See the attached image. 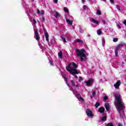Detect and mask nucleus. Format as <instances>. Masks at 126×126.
<instances>
[{
    "instance_id": "f257e3e1",
    "label": "nucleus",
    "mask_w": 126,
    "mask_h": 126,
    "mask_svg": "<svg viewBox=\"0 0 126 126\" xmlns=\"http://www.w3.org/2000/svg\"><path fill=\"white\" fill-rule=\"evenodd\" d=\"M77 64L74 62H72L69 63L67 66L66 67L67 71H68L70 74H79V72L77 71Z\"/></svg>"
},
{
    "instance_id": "f03ea898",
    "label": "nucleus",
    "mask_w": 126,
    "mask_h": 126,
    "mask_svg": "<svg viewBox=\"0 0 126 126\" xmlns=\"http://www.w3.org/2000/svg\"><path fill=\"white\" fill-rule=\"evenodd\" d=\"M115 97L117 100V103L116 104V107L117 109V111L121 115V111L123 110L124 108V103L122 102V98H121V95H115Z\"/></svg>"
},
{
    "instance_id": "7ed1b4c3",
    "label": "nucleus",
    "mask_w": 126,
    "mask_h": 126,
    "mask_svg": "<svg viewBox=\"0 0 126 126\" xmlns=\"http://www.w3.org/2000/svg\"><path fill=\"white\" fill-rule=\"evenodd\" d=\"M76 53H77V57H80V58H85L86 60V55L84 53H86L85 49H82L80 50L78 49L76 50Z\"/></svg>"
},
{
    "instance_id": "20e7f679",
    "label": "nucleus",
    "mask_w": 126,
    "mask_h": 126,
    "mask_svg": "<svg viewBox=\"0 0 126 126\" xmlns=\"http://www.w3.org/2000/svg\"><path fill=\"white\" fill-rule=\"evenodd\" d=\"M34 32L36 40L40 41V34H39V32H38V30L34 29Z\"/></svg>"
},
{
    "instance_id": "39448f33",
    "label": "nucleus",
    "mask_w": 126,
    "mask_h": 126,
    "mask_svg": "<svg viewBox=\"0 0 126 126\" xmlns=\"http://www.w3.org/2000/svg\"><path fill=\"white\" fill-rule=\"evenodd\" d=\"M86 113L88 117H90L91 118L94 116V115H93V113H92V111L89 109H87L86 110Z\"/></svg>"
},
{
    "instance_id": "423d86ee",
    "label": "nucleus",
    "mask_w": 126,
    "mask_h": 126,
    "mask_svg": "<svg viewBox=\"0 0 126 126\" xmlns=\"http://www.w3.org/2000/svg\"><path fill=\"white\" fill-rule=\"evenodd\" d=\"M93 81H94L93 79H91L88 81H86L85 83L87 86H88V87H90V86H92V84H91V82H93Z\"/></svg>"
},
{
    "instance_id": "0eeeda50",
    "label": "nucleus",
    "mask_w": 126,
    "mask_h": 126,
    "mask_svg": "<svg viewBox=\"0 0 126 126\" xmlns=\"http://www.w3.org/2000/svg\"><path fill=\"white\" fill-rule=\"evenodd\" d=\"M121 81L119 80L114 85V86L115 88H116L117 89H119L120 85H121Z\"/></svg>"
},
{
    "instance_id": "6e6552de",
    "label": "nucleus",
    "mask_w": 126,
    "mask_h": 126,
    "mask_svg": "<svg viewBox=\"0 0 126 126\" xmlns=\"http://www.w3.org/2000/svg\"><path fill=\"white\" fill-rule=\"evenodd\" d=\"M98 112L99 113H100L101 114H103V113H105V108L104 107H101L98 109Z\"/></svg>"
},
{
    "instance_id": "1a4fd4ad",
    "label": "nucleus",
    "mask_w": 126,
    "mask_h": 126,
    "mask_svg": "<svg viewBox=\"0 0 126 126\" xmlns=\"http://www.w3.org/2000/svg\"><path fill=\"white\" fill-rule=\"evenodd\" d=\"M104 107L107 112L110 110V104L108 103H105Z\"/></svg>"
},
{
    "instance_id": "9d476101",
    "label": "nucleus",
    "mask_w": 126,
    "mask_h": 126,
    "mask_svg": "<svg viewBox=\"0 0 126 126\" xmlns=\"http://www.w3.org/2000/svg\"><path fill=\"white\" fill-rule=\"evenodd\" d=\"M63 78L64 80V81L65 82V83L67 84V86L69 87V84L67 83L68 79L66 78V75L63 76Z\"/></svg>"
},
{
    "instance_id": "9b49d317",
    "label": "nucleus",
    "mask_w": 126,
    "mask_h": 126,
    "mask_svg": "<svg viewBox=\"0 0 126 126\" xmlns=\"http://www.w3.org/2000/svg\"><path fill=\"white\" fill-rule=\"evenodd\" d=\"M76 96L78 98V99H79L80 100H81L82 101H84V98L82 97L79 94H76Z\"/></svg>"
},
{
    "instance_id": "f8f14e48",
    "label": "nucleus",
    "mask_w": 126,
    "mask_h": 126,
    "mask_svg": "<svg viewBox=\"0 0 126 126\" xmlns=\"http://www.w3.org/2000/svg\"><path fill=\"white\" fill-rule=\"evenodd\" d=\"M47 42H49V33L47 32L44 33Z\"/></svg>"
},
{
    "instance_id": "ddd939ff",
    "label": "nucleus",
    "mask_w": 126,
    "mask_h": 126,
    "mask_svg": "<svg viewBox=\"0 0 126 126\" xmlns=\"http://www.w3.org/2000/svg\"><path fill=\"white\" fill-rule=\"evenodd\" d=\"M92 21L93 22V23H94L95 24H99V21L95 20L94 19L92 18Z\"/></svg>"
},
{
    "instance_id": "4468645a",
    "label": "nucleus",
    "mask_w": 126,
    "mask_h": 126,
    "mask_svg": "<svg viewBox=\"0 0 126 126\" xmlns=\"http://www.w3.org/2000/svg\"><path fill=\"white\" fill-rule=\"evenodd\" d=\"M58 56L60 59H63V51H60L58 54Z\"/></svg>"
},
{
    "instance_id": "2eb2a0df",
    "label": "nucleus",
    "mask_w": 126,
    "mask_h": 126,
    "mask_svg": "<svg viewBox=\"0 0 126 126\" xmlns=\"http://www.w3.org/2000/svg\"><path fill=\"white\" fill-rule=\"evenodd\" d=\"M66 21L67 23L68 24H69V25H72V21H70L68 19H66Z\"/></svg>"
},
{
    "instance_id": "dca6fc26",
    "label": "nucleus",
    "mask_w": 126,
    "mask_h": 126,
    "mask_svg": "<svg viewBox=\"0 0 126 126\" xmlns=\"http://www.w3.org/2000/svg\"><path fill=\"white\" fill-rule=\"evenodd\" d=\"M76 42L77 43H81V44H83L84 43V42L83 41V40L80 39L79 38H78L76 39Z\"/></svg>"
},
{
    "instance_id": "f3484780",
    "label": "nucleus",
    "mask_w": 126,
    "mask_h": 126,
    "mask_svg": "<svg viewBox=\"0 0 126 126\" xmlns=\"http://www.w3.org/2000/svg\"><path fill=\"white\" fill-rule=\"evenodd\" d=\"M102 122H106L107 121V116H104L101 118Z\"/></svg>"
},
{
    "instance_id": "a211bd4d",
    "label": "nucleus",
    "mask_w": 126,
    "mask_h": 126,
    "mask_svg": "<svg viewBox=\"0 0 126 126\" xmlns=\"http://www.w3.org/2000/svg\"><path fill=\"white\" fill-rule=\"evenodd\" d=\"M71 84L72 87H74V86H75V83L73 81V80H71Z\"/></svg>"
},
{
    "instance_id": "6ab92c4d",
    "label": "nucleus",
    "mask_w": 126,
    "mask_h": 126,
    "mask_svg": "<svg viewBox=\"0 0 126 126\" xmlns=\"http://www.w3.org/2000/svg\"><path fill=\"white\" fill-rule=\"evenodd\" d=\"M117 46H119L120 48V47H124V46H126V44L124 43H121L119 44H118Z\"/></svg>"
},
{
    "instance_id": "aec40b11",
    "label": "nucleus",
    "mask_w": 126,
    "mask_h": 126,
    "mask_svg": "<svg viewBox=\"0 0 126 126\" xmlns=\"http://www.w3.org/2000/svg\"><path fill=\"white\" fill-rule=\"evenodd\" d=\"M97 33L98 35H101L102 34V30H101V29H99L97 31Z\"/></svg>"
},
{
    "instance_id": "412c9836",
    "label": "nucleus",
    "mask_w": 126,
    "mask_h": 126,
    "mask_svg": "<svg viewBox=\"0 0 126 126\" xmlns=\"http://www.w3.org/2000/svg\"><path fill=\"white\" fill-rule=\"evenodd\" d=\"M100 103H99L98 102H96L94 105V106L95 107V108H98L99 106H100Z\"/></svg>"
},
{
    "instance_id": "4be33fe9",
    "label": "nucleus",
    "mask_w": 126,
    "mask_h": 126,
    "mask_svg": "<svg viewBox=\"0 0 126 126\" xmlns=\"http://www.w3.org/2000/svg\"><path fill=\"white\" fill-rule=\"evenodd\" d=\"M105 126H114V124L112 123H109L105 124Z\"/></svg>"
},
{
    "instance_id": "5701e85b",
    "label": "nucleus",
    "mask_w": 126,
    "mask_h": 126,
    "mask_svg": "<svg viewBox=\"0 0 126 126\" xmlns=\"http://www.w3.org/2000/svg\"><path fill=\"white\" fill-rule=\"evenodd\" d=\"M61 38H62V40H63V42H64V43H66V40L65 39V38L63 37V35L61 36Z\"/></svg>"
},
{
    "instance_id": "b1692460",
    "label": "nucleus",
    "mask_w": 126,
    "mask_h": 126,
    "mask_svg": "<svg viewBox=\"0 0 126 126\" xmlns=\"http://www.w3.org/2000/svg\"><path fill=\"white\" fill-rule=\"evenodd\" d=\"M54 16L56 17V18H57V17H59V16H60V15L58 12H56V14L54 15Z\"/></svg>"
},
{
    "instance_id": "393cba45",
    "label": "nucleus",
    "mask_w": 126,
    "mask_h": 126,
    "mask_svg": "<svg viewBox=\"0 0 126 126\" xmlns=\"http://www.w3.org/2000/svg\"><path fill=\"white\" fill-rule=\"evenodd\" d=\"M96 14L97 15H101V11H100V10H97L96 11Z\"/></svg>"
},
{
    "instance_id": "a878e982",
    "label": "nucleus",
    "mask_w": 126,
    "mask_h": 126,
    "mask_svg": "<svg viewBox=\"0 0 126 126\" xmlns=\"http://www.w3.org/2000/svg\"><path fill=\"white\" fill-rule=\"evenodd\" d=\"M64 11L65 12H67V13H68V9L66 8V7H64Z\"/></svg>"
},
{
    "instance_id": "bb28decb",
    "label": "nucleus",
    "mask_w": 126,
    "mask_h": 126,
    "mask_svg": "<svg viewBox=\"0 0 126 126\" xmlns=\"http://www.w3.org/2000/svg\"><path fill=\"white\" fill-rule=\"evenodd\" d=\"M117 8L118 9L119 11H121V7L119 5H116Z\"/></svg>"
},
{
    "instance_id": "cd10ccee",
    "label": "nucleus",
    "mask_w": 126,
    "mask_h": 126,
    "mask_svg": "<svg viewBox=\"0 0 126 126\" xmlns=\"http://www.w3.org/2000/svg\"><path fill=\"white\" fill-rule=\"evenodd\" d=\"M119 49H120L119 46H118V45H117V47L115 49V52H118L119 51Z\"/></svg>"
},
{
    "instance_id": "c85d7f7f",
    "label": "nucleus",
    "mask_w": 126,
    "mask_h": 126,
    "mask_svg": "<svg viewBox=\"0 0 126 126\" xmlns=\"http://www.w3.org/2000/svg\"><path fill=\"white\" fill-rule=\"evenodd\" d=\"M118 41H119V38H115L113 39V42H114L115 43L116 42H118Z\"/></svg>"
},
{
    "instance_id": "c756f323",
    "label": "nucleus",
    "mask_w": 126,
    "mask_h": 126,
    "mask_svg": "<svg viewBox=\"0 0 126 126\" xmlns=\"http://www.w3.org/2000/svg\"><path fill=\"white\" fill-rule=\"evenodd\" d=\"M49 63L51 65H54V63L52 60H49Z\"/></svg>"
},
{
    "instance_id": "7c9ffc66",
    "label": "nucleus",
    "mask_w": 126,
    "mask_h": 126,
    "mask_svg": "<svg viewBox=\"0 0 126 126\" xmlns=\"http://www.w3.org/2000/svg\"><path fill=\"white\" fill-rule=\"evenodd\" d=\"M83 80V78L82 77H79V81H82Z\"/></svg>"
},
{
    "instance_id": "2f4dec72",
    "label": "nucleus",
    "mask_w": 126,
    "mask_h": 126,
    "mask_svg": "<svg viewBox=\"0 0 126 126\" xmlns=\"http://www.w3.org/2000/svg\"><path fill=\"white\" fill-rule=\"evenodd\" d=\"M41 11H40V10L39 9H37V13H38V14H40Z\"/></svg>"
},
{
    "instance_id": "473e14b6",
    "label": "nucleus",
    "mask_w": 126,
    "mask_h": 126,
    "mask_svg": "<svg viewBox=\"0 0 126 126\" xmlns=\"http://www.w3.org/2000/svg\"><path fill=\"white\" fill-rule=\"evenodd\" d=\"M95 95H96V92H93L92 93V95L94 96Z\"/></svg>"
},
{
    "instance_id": "72a5a7b5",
    "label": "nucleus",
    "mask_w": 126,
    "mask_h": 126,
    "mask_svg": "<svg viewBox=\"0 0 126 126\" xmlns=\"http://www.w3.org/2000/svg\"><path fill=\"white\" fill-rule=\"evenodd\" d=\"M111 3L114 4L115 3V1L114 0H110Z\"/></svg>"
},
{
    "instance_id": "f704fd0d",
    "label": "nucleus",
    "mask_w": 126,
    "mask_h": 126,
    "mask_svg": "<svg viewBox=\"0 0 126 126\" xmlns=\"http://www.w3.org/2000/svg\"><path fill=\"white\" fill-rule=\"evenodd\" d=\"M32 21L33 23H34V24H36V23H37V22H36V20H35V19H33Z\"/></svg>"
},
{
    "instance_id": "c9c22d12",
    "label": "nucleus",
    "mask_w": 126,
    "mask_h": 126,
    "mask_svg": "<svg viewBox=\"0 0 126 126\" xmlns=\"http://www.w3.org/2000/svg\"><path fill=\"white\" fill-rule=\"evenodd\" d=\"M87 8V6H86L85 5H84V10H86Z\"/></svg>"
},
{
    "instance_id": "e433bc0d",
    "label": "nucleus",
    "mask_w": 126,
    "mask_h": 126,
    "mask_svg": "<svg viewBox=\"0 0 126 126\" xmlns=\"http://www.w3.org/2000/svg\"><path fill=\"white\" fill-rule=\"evenodd\" d=\"M40 13L41 14H44V13H45V11L44 10H41L40 11Z\"/></svg>"
},
{
    "instance_id": "4c0bfd02",
    "label": "nucleus",
    "mask_w": 126,
    "mask_h": 126,
    "mask_svg": "<svg viewBox=\"0 0 126 126\" xmlns=\"http://www.w3.org/2000/svg\"><path fill=\"white\" fill-rule=\"evenodd\" d=\"M45 20H46L45 19V18H44V17L42 18V22H45Z\"/></svg>"
},
{
    "instance_id": "58836bf2",
    "label": "nucleus",
    "mask_w": 126,
    "mask_h": 126,
    "mask_svg": "<svg viewBox=\"0 0 126 126\" xmlns=\"http://www.w3.org/2000/svg\"><path fill=\"white\" fill-rule=\"evenodd\" d=\"M104 100H108V96H104Z\"/></svg>"
},
{
    "instance_id": "ea45409f",
    "label": "nucleus",
    "mask_w": 126,
    "mask_h": 126,
    "mask_svg": "<svg viewBox=\"0 0 126 126\" xmlns=\"http://www.w3.org/2000/svg\"><path fill=\"white\" fill-rule=\"evenodd\" d=\"M75 86L76 88H79V84H77Z\"/></svg>"
},
{
    "instance_id": "a19ab883",
    "label": "nucleus",
    "mask_w": 126,
    "mask_h": 126,
    "mask_svg": "<svg viewBox=\"0 0 126 126\" xmlns=\"http://www.w3.org/2000/svg\"><path fill=\"white\" fill-rule=\"evenodd\" d=\"M80 61L81 62H83L84 61V59L82 57H80Z\"/></svg>"
},
{
    "instance_id": "79ce46f5",
    "label": "nucleus",
    "mask_w": 126,
    "mask_h": 126,
    "mask_svg": "<svg viewBox=\"0 0 126 126\" xmlns=\"http://www.w3.org/2000/svg\"><path fill=\"white\" fill-rule=\"evenodd\" d=\"M54 3H58V0H54Z\"/></svg>"
},
{
    "instance_id": "37998d69",
    "label": "nucleus",
    "mask_w": 126,
    "mask_h": 126,
    "mask_svg": "<svg viewBox=\"0 0 126 126\" xmlns=\"http://www.w3.org/2000/svg\"><path fill=\"white\" fill-rule=\"evenodd\" d=\"M123 24H125V25H126V20H124V21L123 22Z\"/></svg>"
},
{
    "instance_id": "c03bdc74",
    "label": "nucleus",
    "mask_w": 126,
    "mask_h": 126,
    "mask_svg": "<svg viewBox=\"0 0 126 126\" xmlns=\"http://www.w3.org/2000/svg\"><path fill=\"white\" fill-rule=\"evenodd\" d=\"M115 56L118 57V51H115Z\"/></svg>"
},
{
    "instance_id": "a18cd8bd",
    "label": "nucleus",
    "mask_w": 126,
    "mask_h": 126,
    "mask_svg": "<svg viewBox=\"0 0 126 126\" xmlns=\"http://www.w3.org/2000/svg\"><path fill=\"white\" fill-rule=\"evenodd\" d=\"M118 126H123V125H122V124L119 123L118 124Z\"/></svg>"
},
{
    "instance_id": "49530a36",
    "label": "nucleus",
    "mask_w": 126,
    "mask_h": 126,
    "mask_svg": "<svg viewBox=\"0 0 126 126\" xmlns=\"http://www.w3.org/2000/svg\"><path fill=\"white\" fill-rule=\"evenodd\" d=\"M82 3H85V0H82Z\"/></svg>"
},
{
    "instance_id": "de8ad7c7",
    "label": "nucleus",
    "mask_w": 126,
    "mask_h": 126,
    "mask_svg": "<svg viewBox=\"0 0 126 126\" xmlns=\"http://www.w3.org/2000/svg\"><path fill=\"white\" fill-rule=\"evenodd\" d=\"M71 91H72V92H73V91H74V90L73 89V88H72L71 90H70Z\"/></svg>"
},
{
    "instance_id": "09e8293b",
    "label": "nucleus",
    "mask_w": 126,
    "mask_h": 126,
    "mask_svg": "<svg viewBox=\"0 0 126 126\" xmlns=\"http://www.w3.org/2000/svg\"><path fill=\"white\" fill-rule=\"evenodd\" d=\"M74 77H75V78H78V77H77L76 75H74Z\"/></svg>"
},
{
    "instance_id": "8fccbe9b",
    "label": "nucleus",
    "mask_w": 126,
    "mask_h": 126,
    "mask_svg": "<svg viewBox=\"0 0 126 126\" xmlns=\"http://www.w3.org/2000/svg\"><path fill=\"white\" fill-rule=\"evenodd\" d=\"M104 24H106V22H105V21H103Z\"/></svg>"
},
{
    "instance_id": "3c124183",
    "label": "nucleus",
    "mask_w": 126,
    "mask_h": 126,
    "mask_svg": "<svg viewBox=\"0 0 126 126\" xmlns=\"http://www.w3.org/2000/svg\"><path fill=\"white\" fill-rule=\"evenodd\" d=\"M103 0V1H105V2H106V0Z\"/></svg>"
},
{
    "instance_id": "603ef678",
    "label": "nucleus",
    "mask_w": 126,
    "mask_h": 126,
    "mask_svg": "<svg viewBox=\"0 0 126 126\" xmlns=\"http://www.w3.org/2000/svg\"><path fill=\"white\" fill-rule=\"evenodd\" d=\"M91 99H92V96H91Z\"/></svg>"
},
{
    "instance_id": "864d4df0",
    "label": "nucleus",
    "mask_w": 126,
    "mask_h": 126,
    "mask_svg": "<svg viewBox=\"0 0 126 126\" xmlns=\"http://www.w3.org/2000/svg\"><path fill=\"white\" fill-rule=\"evenodd\" d=\"M90 35H88V37H90Z\"/></svg>"
}]
</instances>
